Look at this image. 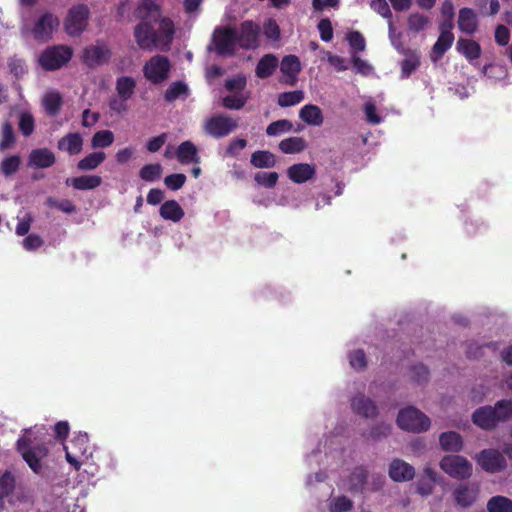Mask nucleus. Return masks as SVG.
Returning a JSON list of instances; mask_svg holds the SVG:
<instances>
[{
	"label": "nucleus",
	"instance_id": "1",
	"mask_svg": "<svg viewBox=\"0 0 512 512\" xmlns=\"http://www.w3.org/2000/svg\"><path fill=\"white\" fill-rule=\"evenodd\" d=\"M134 13L141 20L134 29L136 43L142 50L152 51L159 41L154 23L159 20L161 7L155 0H142Z\"/></svg>",
	"mask_w": 512,
	"mask_h": 512
},
{
	"label": "nucleus",
	"instance_id": "2",
	"mask_svg": "<svg viewBox=\"0 0 512 512\" xmlns=\"http://www.w3.org/2000/svg\"><path fill=\"white\" fill-rule=\"evenodd\" d=\"M17 451L35 474L41 473V462L49 452L45 443H34L29 436H23L17 441Z\"/></svg>",
	"mask_w": 512,
	"mask_h": 512
},
{
	"label": "nucleus",
	"instance_id": "3",
	"mask_svg": "<svg viewBox=\"0 0 512 512\" xmlns=\"http://www.w3.org/2000/svg\"><path fill=\"white\" fill-rule=\"evenodd\" d=\"M73 51L65 45H55L46 48L39 57V64L45 71H54L62 68L72 58Z\"/></svg>",
	"mask_w": 512,
	"mask_h": 512
},
{
	"label": "nucleus",
	"instance_id": "4",
	"mask_svg": "<svg viewBox=\"0 0 512 512\" xmlns=\"http://www.w3.org/2000/svg\"><path fill=\"white\" fill-rule=\"evenodd\" d=\"M397 425L406 431L424 432L430 427V419L420 410L410 406L399 411Z\"/></svg>",
	"mask_w": 512,
	"mask_h": 512
},
{
	"label": "nucleus",
	"instance_id": "5",
	"mask_svg": "<svg viewBox=\"0 0 512 512\" xmlns=\"http://www.w3.org/2000/svg\"><path fill=\"white\" fill-rule=\"evenodd\" d=\"M213 43L218 55H235L238 45L237 29L231 26L216 27L213 33Z\"/></svg>",
	"mask_w": 512,
	"mask_h": 512
},
{
	"label": "nucleus",
	"instance_id": "6",
	"mask_svg": "<svg viewBox=\"0 0 512 512\" xmlns=\"http://www.w3.org/2000/svg\"><path fill=\"white\" fill-rule=\"evenodd\" d=\"M171 62L164 55L152 56L143 66L144 77L152 84L166 81L171 72Z\"/></svg>",
	"mask_w": 512,
	"mask_h": 512
},
{
	"label": "nucleus",
	"instance_id": "7",
	"mask_svg": "<svg viewBox=\"0 0 512 512\" xmlns=\"http://www.w3.org/2000/svg\"><path fill=\"white\" fill-rule=\"evenodd\" d=\"M439 466L447 475L457 480L468 479L473 471L472 464L460 455H445Z\"/></svg>",
	"mask_w": 512,
	"mask_h": 512
},
{
	"label": "nucleus",
	"instance_id": "8",
	"mask_svg": "<svg viewBox=\"0 0 512 512\" xmlns=\"http://www.w3.org/2000/svg\"><path fill=\"white\" fill-rule=\"evenodd\" d=\"M66 460L75 470L81 467V458H87L89 452V437L86 432L74 435L69 444L64 446Z\"/></svg>",
	"mask_w": 512,
	"mask_h": 512
},
{
	"label": "nucleus",
	"instance_id": "9",
	"mask_svg": "<svg viewBox=\"0 0 512 512\" xmlns=\"http://www.w3.org/2000/svg\"><path fill=\"white\" fill-rule=\"evenodd\" d=\"M237 128V120L225 114L214 115L204 122V131L216 139L228 136Z\"/></svg>",
	"mask_w": 512,
	"mask_h": 512
},
{
	"label": "nucleus",
	"instance_id": "10",
	"mask_svg": "<svg viewBox=\"0 0 512 512\" xmlns=\"http://www.w3.org/2000/svg\"><path fill=\"white\" fill-rule=\"evenodd\" d=\"M89 15V8L85 4L71 7L64 22L67 34L70 36L80 35L87 27Z\"/></svg>",
	"mask_w": 512,
	"mask_h": 512
},
{
	"label": "nucleus",
	"instance_id": "11",
	"mask_svg": "<svg viewBox=\"0 0 512 512\" xmlns=\"http://www.w3.org/2000/svg\"><path fill=\"white\" fill-rule=\"evenodd\" d=\"M476 460L481 468L490 474L503 472L508 466L503 453L495 448L481 450L477 455Z\"/></svg>",
	"mask_w": 512,
	"mask_h": 512
},
{
	"label": "nucleus",
	"instance_id": "12",
	"mask_svg": "<svg viewBox=\"0 0 512 512\" xmlns=\"http://www.w3.org/2000/svg\"><path fill=\"white\" fill-rule=\"evenodd\" d=\"M442 481L443 477L427 464L416 481V493L422 497H428L433 494L435 484H440Z\"/></svg>",
	"mask_w": 512,
	"mask_h": 512
},
{
	"label": "nucleus",
	"instance_id": "13",
	"mask_svg": "<svg viewBox=\"0 0 512 512\" xmlns=\"http://www.w3.org/2000/svg\"><path fill=\"white\" fill-rule=\"evenodd\" d=\"M58 26V18L52 13H45L35 23L32 33L37 41L47 42L52 38V34Z\"/></svg>",
	"mask_w": 512,
	"mask_h": 512
},
{
	"label": "nucleus",
	"instance_id": "14",
	"mask_svg": "<svg viewBox=\"0 0 512 512\" xmlns=\"http://www.w3.org/2000/svg\"><path fill=\"white\" fill-rule=\"evenodd\" d=\"M479 485L476 483H461L452 492L453 499L461 508L471 507L478 499Z\"/></svg>",
	"mask_w": 512,
	"mask_h": 512
},
{
	"label": "nucleus",
	"instance_id": "15",
	"mask_svg": "<svg viewBox=\"0 0 512 512\" xmlns=\"http://www.w3.org/2000/svg\"><path fill=\"white\" fill-rule=\"evenodd\" d=\"M259 32V26L253 21L246 20L242 22L239 31L237 30L238 45L243 49L257 47Z\"/></svg>",
	"mask_w": 512,
	"mask_h": 512
},
{
	"label": "nucleus",
	"instance_id": "16",
	"mask_svg": "<svg viewBox=\"0 0 512 512\" xmlns=\"http://www.w3.org/2000/svg\"><path fill=\"white\" fill-rule=\"evenodd\" d=\"M388 475L394 482H408L415 477V468L406 461L395 458L390 462Z\"/></svg>",
	"mask_w": 512,
	"mask_h": 512
},
{
	"label": "nucleus",
	"instance_id": "17",
	"mask_svg": "<svg viewBox=\"0 0 512 512\" xmlns=\"http://www.w3.org/2000/svg\"><path fill=\"white\" fill-rule=\"evenodd\" d=\"M473 423L479 428L491 431L499 424L494 407L490 405L477 408L472 414Z\"/></svg>",
	"mask_w": 512,
	"mask_h": 512
},
{
	"label": "nucleus",
	"instance_id": "18",
	"mask_svg": "<svg viewBox=\"0 0 512 512\" xmlns=\"http://www.w3.org/2000/svg\"><path fill=\"white\" fill-rule=\"evenodd\" d=\"M56 162L55 154L48 148L33 149L28 156L27 166L33 169L52 167Z\"/></svg>",
	"mask_w": 512,
	"mask_h": 512
},
{
	"label": "nucleus",
	"instance_id": "19",
	"mask_svg": "<svg viewBox=\"0 0 512 512\" xmlns=\"http://www.w3.org/2000/svg\"><path fill=\"white\" fill-rule=\"evenodd\" d=\"M351 407L356 414L364 418H375L378 414L375 402L363 394L353 397Z\"/></svg>",
	"mask_w": 512,
	"mask_h": 512
},
{
	"label": "nucleus",
	"instance_id": "20",
	"mask_svg": "<svg viewBox=\"0 0 512 512\" xmlns=\"http://www.w3.org/2000/svg\"><path fill=\"white\" fill-rule=\"evenodd\" d=\"M315 174V167L308 163L293 164L287 169L288 178L297 184H302L311 180L314 178Z\"/></svg>",
	"mask_w": 512,
	"mask_h": 512
},
{
	"label": "nucleus",
	"instance_id": "21",
	"mask_svg": "<svg viewBox=\"0 0 512 512\" xmlns=\"http://www.w3.org/2000/svg\"><path fill=\"white\" fill-rule=\"evenodd\" d=\"M57 148L69 155H77L83 149V138L78 132L68 133L58 140Z\"/></svg>",
	"mask_w": 512,
	"mask_h": 512
},
{
	"label": "nucleus",
	"instance_id": "22",
	"mask_svg": "<svg viewBox=\"0 0 512 512\" xmlns=\"http://www.w3.org/2000/svg\"><path fill=\"white\" fill-rule=\"evenodd\" d=\"M176 158L181 164L200 163L198 149L189 140L182 142L176 150Z\"/></svg>",
	"mask_w": 512,
	"mask_h": 512
},
{
	"label": "nucleus",
	"instance_id": "23",
	"mask_svg": "<svg viewBox=\"0 0 512 512\" xmlns=\"http://www.w3.org/2000/svg\"><path fill=\"white\" fill-rule=\"evenodd\" d=\"M280 70L283 75L287 76L286 83L293 85L296 81V77L301 70V64L299 58L295 55H287L283 57Z\"/></svg>",
	"mask_w": 512,
	"mask_h": 512
},
{
	"label": "nucleus",
	"instance_id": "24",
	"mask_svg": "<svg viewBox=\"0 0 512 512\" xmlns=\"http://www.w3.org/2000/svg\"><path fill=\"white\" fill-rule=\"evenodd\" d=\"M160 216L166 221L179 222L185 215L183 208L176 200H166L159 208Z\"/></svg>",
	"mask_w": 512,
	"mask_h": 512
},
{
	"label": "nucleus",
	"instance_id": "25",
	"mask_svg": "<svg viewBox=\"0 0 512 512\" xmlns=\"http://www.w3.org/2000/svg\"><path fill=\"white\" fill-rule=\"evenodd\" d=\"M110 57V51L101 46H89L85 48L83 58L88 66L105 63Z\"/></svg>",
	"mask_w": 512,
	"mask_h": 512
},
{
	"label": "nucleus",
	"instance_id": "26",
	"mask_svg": "<svg viewBox=\"0 0 512 512\" xmlns=\"http://www.w3.org/2000/svg\"><path fill=\"white\" fill-rule=\"evenodd\" d=\"M102 184V178L98 175H82L74 178H67L66 185L72 186L76 190H92Z\"/></svg>",
	"mask_w": 512,
	"mask_h": 512
},
{
	"label": "nucleus",
	"instance_id": "27",
	"mask_svg": "<svg viewBox=\"0 0 512 512\" xmlns=\"http://www.w3.org/2000/svg\"><path fill=\"white\" fill-rule=\"evenodd\" d=\"M456 49L470 62L478 59L482 52L481 46L478 42L465 38L458 39Z\"/></svg>",
	"mask_w": 512,
	"mask_h": 512
},
{
	"label": "nucleus",
	"instance_id": "28",
	"mask_svg": "<svg viewBox=\"0 0 512 512\" xmlns=\"http://www.w3.org/2000/svg\"><path fill=\"white\" fill-rule=\"evenodd\" d=\"M439 443L444 451L460 452L463 449V439L461 435L455 431L441 433Z\"/></svg>",
	"mask_w": 512,
	"mask_h": 512
},
{
	"label": "nucleus",
	"instance_id": "29",
	"mask_svg": "<svg viewBox=\"0 0 512 512\" xmlns=\"http://www.w3.org/2000/svg\"><path fill=\"white\" fill-rule=\"evenodd\" d=\"M368 479V471L364 466L355 467L348 479L349 491L361 493L364 491Z\"/></svg>",
	"mask_w": 512,
	"mask_h": 512
},
{
	"label": "nucleus",
	"instance_id": "30",
	"mask_svg": "<svg viewBox=\"0 0 512 512\" xmlns=\"http://www.w3.org/2000/svg\"><path fill=\"white\" fill-rule=\"evenodd\" d=\"M478 26L476 14L471 8L460 9L458 16V27L466 34H473Z\"/></svg>",
	"mask_w": 512,
	"mask_h": 512
},
{
	"label": "nucleus",
	"instance_id": "31",
	"mask_svg": "<svg viewBox=\"0 0 512 512\" xmlns=\"http://www.w3.org/2000/svg\"><path fill=\"white\" fill-rule=\"evenodd\" d=\"M454 41L453 33H442L438 36L437 41L434 43L432 47V61L436 62L441 59L448 49L452 46Z\"/></svg>",
	"mask_w": 512,
	"mask_h": 512
},
{
	"label": "nucleus",
	"instance_id": "32",
	"mask_svg": "<svg viewBox=\"0 0 512 512\" xmlns=\"http://www.w3.org/2000/svg\"><path fill=\"white\" fill-rule=\"evenodd\" d=\"M158 44H162L165 47H169L173 41V36L175 33L174 24L171 19L167 17H159L158 22Z\"/></svg>",
	"mask_w": 512,
	"mask_h": 512
},
{
	"label": "nucleus",
	"instance_id": "33",
	"mask_svg": "<svg viewBox=\"0 0 512 512\" xmlns=\"http://www.w3.org/2000/svg\"><path fill=\"white\" fill-rule=\"evenodd\" d=\"M299 117L305 123L314 126H320L324 120L321 109L313 104L304 105L299 112Z\"/></svg>",
	"mask_w": 512,
	"mask_h": 512
},
{
	"label": "nucleus",
	"instance_id": "34",
	"mask_svg": "<svg viewBox=\"0 0 512 512\" xmlns=\"http://www.w3.org/2000/svg\"><path fill=\"white\" fill-rule=\"evenodd\" d=\"M278 66V59L272 54L263 56L256 66V75L261 79L270 77Z\"/></svg>",
	"mask_w": 512,
	"mask_h": 512
},
{
	"label": "nucleus",
	"instance_id": "35",
	"mask_svg": "<svg viewBox=\"0 0 512 512\" xmlns=\"http://www.w3.org/2000/svg\"><path fill=\"white\" fill-rule=\"evenodd\" d=\"M63 98L57 91H51L44 95L42 105L49 116H56L62 107Z\"/></svg>",
	"mask_w": 512,
	"mask_h": 512
},
{
	"label": "nucleus",
	"instance_id": "36",
	"mask_svg": "<svg viewBox=\"0 0 512 512\" xmlns=\"http://www.w3.org/2000/svg\"><path fill=\"white\" fill-rule=\"evenodd\" d=\"M16 488V477L9 471L5 470L0 475V501L7 499L10 501V497L13 495Z\"/></svg>",
	"mask_w": 512,
	"mask_h": 512
},
{
	"label": "nucleus",
	"instance_id": "37",
	"mask_svg": "<svg viewBox=\"0 0 512 512\" xmlns=\"http://www.w3.org/2000/svg\"><path fill=\"white\" fill-rule=\"evenodd\" d=\"M106 159V154L103 151H94L77 163V168L80 171H91L98 168Z\"/></svg>",
	"mask_w": 512,
	"mask_h": 512
},
{
	"label": "nucleus",
	"instance_id": "38",
	"mask_svg": "<svg viewBox=\"0 0 512 512\" xmlns=\"http://www.w3.org/2000/svg\"><path fill=\"white\" fill-rule=\"evenodd\" d=\"M115 89L118 96L129 100L135 92L136 81L131 76L118 77L116 80Z\"/></svg>",
	"mask_w": 512,
	"mask_h": 512
},
{
	"label": "nucleus",
	"instance_id": "39",
	"mask_svg": "<svg viewBox=\"0 0 512 512\" xmlns=\"http://www.w3.org/2000/svg\"><path fill=\"white\" fill-rule=\"evenodd\" d=\"M307 147L306 141L302 137H288L279 143V149L284 154L300 153Z\"/></svg>",
	"mask_w": 512,
	"mask_h": 512
},
{
	"label": "nucleus",
	"instance_id": "40",
	"mask_svg": "<svg viewBox=\"0 0 512 512\" xmlns=\"http://www.w3.org/2000/svg\"><path fill=\"white\" fill-rule=\"evenodd\" d=\"M250 162L256 168H272L276 164V158L270 151L258 150L251 155Z\"/></svg>",
	"mask_w": 512,
	"mask_h": 512
},
{
	"label": "nucleus",
	"instance_id": "41",
	"mask_svg": "<svg viewBox=\"0 0 512 512\" xmlns=\"http://www.w3.org/2000/svg\"><path fill=\"white\" fill-rule=\"evenodd\" d=\"M189 94L188 85L183 81L172 82L164 93V99L167 102H174L175 100L186 97Z\"/></svg>",
	"mask_w": 512,
	"mask_h": 512
},
{
	"label": "nucleus",
	"instance_id": "42",
	"mask_svg": "<svg viewBox=\"0 0 512 512\" xmlns=\"http://www.w3.org/2000/svg\"><path fill=\"white\" fill-rule=\"evenodd\" d=\"M488 512H512V500L506 496L491 497L486 505Z\"/></svg>",
	"mask_w": 512,
	"mask_h": 512
},
{
	"label": "nucleus",
	"instance_id": "43",
	"mask_svg": "<svg viewBox=\"0 0 512 512\" xmlns=\"http://www.w3.org/2000/svg\"><path fill=\"white\" fill-rule=\"evenodd\" d=\"M21 157L18 154L5 157L0 162V172L5 177H9L18 172L21 165Z\"/></svg>",
	"mask_w": 512,
	"mask_h": 512
},
{
	"label": "nucleus",
	"instance_id": "44",
	"mask_svg": "<svg viewBox=\"0 0 512 512\" xmlns=\"http://www.w3.org/2000/svg\"><path fill=\"white\" fill-rule=\"evenodd\" d=\"M113 142L114 134L111 130H100L93 135L91 139V147L93 149L107 148L111 146Z\"/></svg>",
	"mask_w": 512,
	"mask_h": 512
},
{
	"label": "nucleus",
	"instance_id": "45",
	"mask_svg": "<svg viewBox=\"0 0 512 512\" xmlns=\"http://www.w3.org/2000/svg\"><path fill=\"white\" fill-rule=\"evenodd\" d=\"M420 66V57L413 52L407 55L401 62V77L408 78Z\"/></svg>",
	"mask_w": 512,
	"mask_h": 512
},
{
	"label": "nucleus",
	"instance_id": "46",
	"mask_svg": "<svg viewBox=\"0 0 512 512\" xmlns=\"http://www.w3.org/2000/svg\"><path fill=\"white\" fill-rule=\"evenodd\" d=\"M162 171V166L159 163L146 164L140 169L139 176L146 182H154L161 177Z\"/></svg>",
	"mask_w": 512,
	"mask_h": 512
},
{
	"label": "nucleus",
	"instance_id": "47",
	"mask_svg": "<svg viewBox=\"0 0 512 512\" xmlns=\"http://www.w3.org/2000/svg\"><path fill=\"white\" fill-rule=\"evenodd\" d=\"M304 99L302 90L283 92L278 95L277 103L281 107H290L300 103Z\"/></svg>",
	"mask_w": 512,
	"mask_h": 512
},
{
	"label": "nucleus",
	"instance_id": "48",
	"mask_svg": "<svg viewBox=\"0 0 512 512\" xmlns=\"http://www.w3.org/2000/svg\"><path fill=\"white\" fill-rule=\"evenodd\" d=\"M493 407L498 423L512 419V400H499Z\"/></svg>",
	"mask_w": 512,
	"mask_h": 512
},
{
	"label": "nucleus",
	"instance_id": "49",
	"mask_svg": "<svg viewBox=\"0 0 512 512\" xmlns=\"http://www.w3.org/2000/svg\"><path fill=\"white\" fill-rule=\"evenodd\" d=\"M15 144V133L10 122L6 121L2 126V135L0 140V151L10 149Z\"/></svg>",
	"mask_w": 512,
	"mask_h": 512
},
{
	"label": "nucleus",
	"instance_id": "50",
	"mask_svg": "<svg viewBox=\"0 0 512 512\" xmlns=\"http://www.w3.org/2000/svg\"><path fill=\"white\" fill-rule=\"evenodd\" d=\"M429 23V18L418 12L411 13L407 19V26L410 31L420 32L425 29Z\"/></svg>",
	"mask_w": 512,
	"mask_h": 512
},
{
	"label": "nucleus",
	"instance_id": "51",
	"mask_svg": "<svg viewBox=\"0 0 512 512\" xmlns=\"http://www.w3.org/2000/svg\"><path fill=\"white\" fill-rule=\"evenodd\" d=\"M293 129V124L287 119H281L270 123L267 126L266 133L269 136H277L282 133L290 132Z\"/></svg>",
	"mask_w": 512,
	"mask_h": 512
},
{
	"label": "nucleus",
	"instance_id": "52",
	"mask_svg": "<svg viewBox=\"0 0 512 512\" xmlns=\"http://www.w3.org/2000/svg\"><path fill=\"white\" fill-rule=\"evenodd\" d=\"M19 130L23 134V136L28 137L30 136L35 129V120L31 113L29 112H22L19 115Z\"/></svg>",
	"mask_w": 512,
	"mask_h": 512
},
{
	"label": "nucleus",
	"instance_id": "53",
	"mask_svg": "<svg viewBox=\"0 0 512 512\" xmlns=\"http://www.w3.org/2000/svg\"><path fill=\"white\" fill-rule=\"evenodd\" d=\"M370 7L383 18L389 20V29H393V23L391 21L392 12L389 4L386 0H371Z\"/></svg>",
	"mask_w": 512,
	"mask_h": 512
},
{
	"label": "nucleus",
	"instance_id": "54",
	"mask_svg": "<svg viewBox=\"0 0 512 512\" xmlns=\"http://www.w3.org/2000/svg\"><path fill=\"white\" fill-rule=\"evenodd\" d=\"M278 178L277 172H258L254 176V180L257 184L269 189L276 186Z\"/></svg>",
	"mask_w": 512,
	"mask_h": 512
},
{
	"label": "nucleus",
	"instance_id": "55",
	"mask_svg": "<svg viewBox=\"0 0 512 512\" xmlns=\"http://www.w3.org/2000/svg\"><path fill=\"white\" fill-rule=\"evenodd\" d=\"M46 204L51 208H55L67 214H71L76 211V206L68 199L57 200L53 197H49L46 200Z\"/></svg>",
	"mask_w": 512,
	"mask_h": 512
},
{
	"label": "nucleus",
	"instance_id": "56",
	"mask_svg": "<svg viewBox=\"0 0 512 512\" xmlns=\"http://www.w3.org/2000/svg\"><path fill=\"white\" fill-rule=\"evenodd\" d=\"M248 97L243 94L228 95L222 99V105L227 109L240 110L247 103Z\"/></svg>",
	"mask_w": 512,
	"mask_h": 512
},
{
	"label": "nucleus",
	"instance_id": "57",
	"mask_svg": "<svg viewBox=\"0 0 512 512\" xmlns=\"http://www.w3.org/2000/svg\"><path fill=\"white\" fill-rule=\"evenodd\" d=\"M353 509V502L346 496H338L330 503V512H350Z\"/></svg>",
	"mask_w": 512,
	"mask_h": 512
},
{
	"label": "nucleus",
	"instance_id": "58",
	"mask_svg": "<svg viewBox=\"0 0 512 512\" xmlns=\"http://www.w3.org/2000/svg\"><path fill=\"white\" fill-rule=\"evenodd\" d=\"M186 175L183 173H174L164 178L165 186L173 191H177L183 187L186 182Z\"/></svg>",
	"mask_w": 512,
	"mask_h": 512
},
{
	"label": "nucleus",
	"instance_id": "59",
	"mask_svg": "<svg viewBox=\"0 0 512 512\" xmlns=\"http://www.w3.org/2000/svg\"><path fill=\"white\" fill-rule=\"evenodd\" d=\"M347 41L350 47L356 52L364 51L366 48L365 38L359 31H352L348 33Z\"/></svg>",
	"mask_w": 512,
	"mask_h": 512
},
{
	"label": "nucleus",
	"instance_id": "60",
	"mask_svg": "<svg viewBox=\"0 0 512 512\" xmlns=\"http://www.w3.org/2000/svg\"><path fill=\"white\" fill-rule=\"evenodd\" d=\"M350 365L356 370H363L367 366L365 352L362 349L353 351L349 355Z\"/></svg>",
	"mask_w": 512,
	"mask_h": 512
},
{
	"label": "nucleus",
	"instance_id": "61",
	"mask_svg": "<svg viewBox=\"0 0 512 512\" xmlns=\"http://www.w3.org/2000/svg\"><path fill=\"white\" fill-rule=\"evenodd\" d=\"M246 77L238 75L225 81V88L230 92H242L246 87Z\"/></svg>",
	"mask_w": 512,
	"mask_h": 512
},
{
	"label": "nucleus",
	"instance_id": "62",
	"mask_svg": "<svg viewBox=\"0 0 512 512\" xmlns=\"http://www.w3.org/2000/svg\"><path fill=\"white\" fill-rule=\"evenodd\" d=\"M127 101L128 99H124L118 95L116 97L110 98L108 102L110 111L117 115H121L128 110V105L126 103Z\"/></svg>",
	"mask_w": 512,
	"mask_h": 512
},
{
	"label": "nucleus",
	"instance_id": "63",
	"mask_svg": "<svg viewBox=\"0 0 512 512\" xmlns=\"http://www.w3.org/2000/svg\"><path fill=\"white\" fill-rule=\"evenodd\" d=\"M351 62L356 73L361 74L363 76L369 75L373 70V67L366 60H363L361 57L357 55L352 56Z\"/></svg>",
	"mask_w": 512,
	"mask_h": 512
},
{
	"label": "nucleus",
	"instance_id": "64",
	"mask_svg": "<svg viewBox=\"0 0 512 512\" xmlns=\"http://www.w3.org/2000/svg\"><path fill=\"white\" fill-rule=\"evenodd\" d=\"M318 30L320 33V38L329 42L333 38V28L331 21L328 18L321 19L318 23Z\"/></svg>",
	"mask_w": 512,
	"mask_h": 512
}]
</instances>
